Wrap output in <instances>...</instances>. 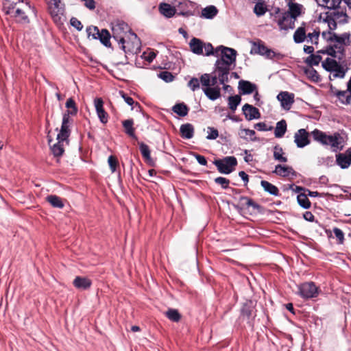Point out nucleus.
Instances as JSON below:
<instances>
[{
    "label": "nucleus",
    "mask_w": 351,
    "mask_h": 351,
    "mask_svg": "<svg viewBox=\"0 0 351 351\" xmlns=\"http://www.w3.org/2000/svg\"><path fill=\"white\" fill-rule=\"evenodd\" d=\"M34 11L29 1L24 3L23 0H4L3 11L18 24L25 25L30 23L27 14L28 10Z\"/></svg>",
    "instance_id": "obj_1"
},
{
    "label": "nucleus",
    "mask_w": 351,
    "mask_h": 351,
    "mask_svg": "<svg viewBox=\"0 0 351 351\" xmlns=\"http://www.w3.org/2000/svg\"><path fill=\"white\" fill-rule=\"evenodd\" d=\"M311 136L315 141L323 146L330 147L334 152H340L344 147V138L338 132L328 134L319 129H315L311 132Z\"/></svg>",
    "instance_id": "obj_2"
},
{
    "label": "nucleus",
    "mask_w": 351,
    "mask_h": 351,
    "mask_svg": "<svg viewBox=\"0 0 351 351\" xmlns=\"http://www.w3.org/2000/svg\"><path fill=\"white\" fill-rule=\"evenodd\" d=\"M130 41H126L122 36L114 35L112 38L121 45L120 48L125 53H137L141 50V40L133 32H130Z\"/></svg>",
    "instance_id": "obj_3"
},
{
    "label": "nucleus",
    "mask_w": 351,
    "mask_h": 351,
    "mask_svg": "<svg viewBox=\"0 0 351 351\" xmlns=\"http://www.w3.org/2000/svg\"><path fill=\"white\" fill-rule=\"evenodd\" d=\"M320 291L319 287L312 281L303 282L298 286V294L305 300L317 298Z\"/></svg>",
    "instance_id": "obj_4"
},
{
    "label": "nucleus",
    "mask_w": 351,
    "mask_h": 351,
    "mask_svg": "<svg viewBox=\"0 0 351 351\" xmlns=\"http://www.w3.org/2000/svg\"><path fill=\"white\" fill-rule=\"evenodd\" d=\"M218 171L223 174H230L237 165V160L234 156H226L223 159H217L213 161Z\"/></svg>",
    "instance_id": "obj_5"
},
{
    "label": "nucleus",
    "mask_w": 351,
    "mask_h": 351,
    "mask_svg": "<svg viewBox=\"0 0 351 351\" xmlns=\"http://www.w3.org/2000/svg\"><path fill=\"white\" fill-rule=\"evenodd\" d=\"M232 69L225 60L223 59H217L214 66V71L212 74H216L219 77V83L224 84L229 82L228 76Z\"/></svg>",
    "instance_id": "obj_6"
},
{
    "label": "nucleus",
    "mask_w": 351,
    "mask_h": 351,
    "mask_svg": "<svg viewBox=\"0 0 351 351\" xmlns=\"http://www.w3.org/2000/svg\"><path fill=\"white\" fill-rule=\"evenodd\" d=\"M254 308L253 302L252 300H247L243 304L240 310V319L245 321L250 327H253L256 317Z\"/></svg>",
    "instance_id": "obj_7"
},
{
    "label": "nucleus",
    "mask_w": 351,
    "mask_h": 351,
    "mask_svg": "<svg viewBox=\"0 0 351 351\" xmlns=\"http://www.w3.org/2000/svg\"><path fill=\"white\" fill-rule=\"evenodd\" d=\"M216 53H219V56H220L219 59L225 60L228 64H229V66H231L232 64H235L237 55V52L235 49L223 45H220L216 48Z\"/></svg>",
    "instance_id": "obj_8"
},
{
    "label": "nucleus",
    "mask_w": 351,
    "mask_h": 351,
    "mask_svg": "<svg viewBox=\"0 0 351 351\" xmlns=\"http://www.w3.org/2000/svg\"><path fill=\"white\" fill-rule=\"evenodd\" d=\"M177 14L185 17H189L195 14L194 4L191 1H183L180 2L177 6Z\"/></svg>",
    "instance_id": "obj_9"
},
{
    "label": "nucleus",
    "mask_w": 351,
    "mask_h": 351,
    "mask_svg": "<svg viewBox=\"0 0 351 351\" xmlns=\"http://www.w3.org/2000/svg\"><path fill=\"white\" fill-rule=\"evenodd\" d=\"M294 142L298 148H303L310 144L308 133L305 129L298 130L294 135Z\"/></svg>",
    "instance_id": "obj_10"
},
{
    "label": "nucleus",
    "mask_w": 351,
    "mask_h": 351,
    "mask_svg": "<svg viewBox=\"0 0 351 351\" xmlns=\"http://www.w3.org/2000/svg\"><path fill=\"white\" fill-rule=\"evenodd\" d=\"M94 105L99 121L106 124L108 121V114L104 108V101L101 97L94 99Z\"/></svg>",
    "instance_id": "obj_11"
},
{
    "label": "nucleus",
    "mask_w": 351,
    "mask_h": 351,
    "mask_svg": "<svg viewBox=\"0 0 351 351\" xmlns=\"http://www.w3.org/2000/svg\"><path fill=\"white\" fill-rule=\"evenodd\" d=\"M277 99L281 103V106L285 110H289L294 103V94L287 91L280 92Z\"/></svg>",
    "instance_id": "obj_12"
},
{
    "label": "nucleus",
    "mask_w": 351,
    "mask_h": 351,
    "mask_svg": "<svg viewBox=\"0 0 351 351\" xmlns=\"http://www.w3.org/2000/svg\"><path fill=\"white\" fill-rule=\"evenodd\" d=\"M242 110L245 119L248 121L258 119L261 117L258 109L250 104H245L243 105Z\"/></svg>",
    "instance_id": "obj_13"
},
{
    "label": "nucleus",
    "mask_w": 351,
    "mask_h": 351,
    "mask_svg": "<svg viewBox=\"0 0 351 351\" xmlns=\"http://www.w3.org/2000/svg\"><path fill=\"white\" fill-rule=\"evenodd\" d=\"M238 89L240 95H250L257 89V86L250 81L241 80L239 82Z\"/></svg>",
    "instance_id": "obj_14"
},
{
    "label": "nucleus",
    "mask_w": 351,
    "mask_h": 351,
    "mask_svg": "<svg viewBox=\"0 0 351 351\" xmlns=\"http://www.w3.org/2000/svg\"><path fill=\"white\" fill-rule=\"evenodd\" d=\"M274 173L281 177H288L291 176L293 178L297 176V172L290 166H282L277 165L273 171Z\"/></svg>",
    "instance_id": "obj_15"
},
{
    "label": "nucleus",
    "mask_w": 351,
    "mask_h": 351,
    "mask_svg": "<svg viewBox=\"0 0 351 351\" xmlns=\"http://www.w3.org/2000/svg\"><path fill=\"white\" fill-rule=\"evenodd\" d=\"M350 36L351 35L350 32H345L340 35H338L337 34L334 32L332 34V37H328L327 41L331 43L335 42L339 44L349 45Z\"/></svg>",
    "instance_id": "obj_16"
},
{
    "label": "nucleus",
    "mask_w": 351,
    "mask_h": 351,
    "mask_svg": "<svg viewBox=\"0 0 351 351\" xmlns=\"http://www.w3.org/2000/svg\"><path fill=\"white\" fill-rule=\"evenodd\" d=\"M73 286L81 290L88 289L92 285V281L87 277L76 276L73 281Z\"/></svg>",
    "instance_id": "obj_17"
},
{
    "label": "nucleus",
    "mask_w": 351,
    "mask_h": 351,
    "mask_svg": "<svg viewBox=\"0 0 351 351\" xmlns=\"http://www.w3.org/2000/svg\"><path fill=\"white\" fill-rule=\"evenodd\" d=\"M138 145L140 152L145 160V162L149 166L154 167L155 162L151 157V152L149 146L143 142L139 143Z\"/></svg>",
    "instance_id": "obj_18"
},
{
    "label": "nucleus",
    "mask_w": 351,
    "mask_h": 351,
    "mask_svg": "<svg viewBox=\"0 0 351 351\" xmlns=\"http://www.w3.org/2000/svg\"><path fill=\"white\" fill-rule=\"evenodd\" d=\"M122 125L124 129V132L130 138L137 141L138 137L135 134V128H134V120L128 119L122 121Z\"/></svg>",
    "instance_id": "obj_19"
},
{
    "label": "nucleus",
    "mask_w": 351,
    "mask_h": 351,
    "mask_svg": "<svg viewBox=\"0 0 351 351\" xmlns=\"http://www.w3.org/2000/svg\"><path fill=\"white\" fill-rule=\"evenodd\" d=\"M289 11L284 12L283 14H287L288 18L295 20L298 16L301 14V10L302 5L297 3H293L289 1L288 3Z\"/></svg>",
    "instance_id": "obj_20"
},
{
    "label": "nucleus",
    "mask_w": 351,
    "mask_h": 351,
    "mask_svg": "<svg viewBox=\"0 0 351 351\" xmlns=\"http://www.w3.org/2000/svg\"><path fill=\"white\" fill-rule=\"evenodd\" d=\"M278 25L280 29L288 30L295 28V20L288 18L287 14H282V17L278 21Z\"/></svg>",
    "instance_id": "obj_21"
},
{
    "label": "nucleus",
    "mask_w": 351,
    "mask_h": 351,
    "mask_svg": "<svg viewBox=\"0 0 351 351\" xmlns=\"http://www.w3.org/2000/svg\"><path fill=\"white\" fill-rule=\"evenodd\" d=\"M159 11L161 14L167 18H171L176 13V9L175 7L171 6L167 3H161L158 6Z\"/></svg>",
    "instance_id": "obj_22"
},
{
    "label": "nucleus",
    "mask_w": 351,
    "mask_h": 351,
    "mask_svg": "<svg viewBox=\"0 0 351 351\" xmlns=\"http://www.w3.org/2000/svg\"><path fill=\"white\" fill-rule=\"evenodd\" d=\"M205 95L210 100L215 101L221 97V88L218 86L203 88Z\"/></svg>",
    "instance_id": "obj_23"
},
{
    "label": "nucleus",
    "mask_w": 351,
    "mask_h": 351,
    "mask_svg": "<svg viewBox=\"0 0 351 351\" xmlns=\"http://www.w3.org/2000/svg\"><path fill=\"white\" fill-rule=\"evenodd\" d=\"M239 201L245 202V204L247 207H252L254 212L257 213H263V208L262 206L255 202L252 199L247 197V196H241L239 198Z\"/></svg>",
    "instance_id": "obj_24"
},
{
    "label": "nucleus",
    "mask_w": 351,
    "mask_h": 351,
    "mask_svg": "<svg viewBox=\"0 0 351 351\" xmlns=\"http://www.w3.org/2000/svg\"><path fill=\"white\" fill-rule=\"evenodd\" d=\"M180 132L183 138L191 139L194 135V127L189 123L182 124L180 128Z\"/></svg>",
    "instance_id": "obj_25"
},
{
    "label": "nucleus",
    "mask_w": 351,
    "mask_h": 351,
    "mask_svg": "<svg viewBox=\"0 0 351 351\" xmlns=\"http://www.w3.org/2000/svg\"><path fill=\"white\" fill-rule=\"evenodd\" d=\"M189 46L193 53L197 55L203 54L204 43L200 39L193 38L189 43Z\"/></svg>",
    "instance_id": "obj_26"
},
{
    "label": "nucleus",
    "mask_w": 351,
    "mask_h": 351,
    "mask_svg": "<svg viewBox=\"0 0 351 351\" xmlns=\"http://www.w3.org/2000/svg\"><path fill=\"white\" fill-rule=\"evenodd\" d=\"M302 25L303 26L297 28L293 34V40L297 44L303 43L306 38V30L304 27L305 23H303Z\"/></svg>",
    "instance_id": "obj_27"
},
{
    "label": "nucleus",
    "mask_w": 351,
    "mask_h": 351,
    "mask_svg": "<svg viewBox=\"0 0 351 351\" xmlns=\"http://www.w3.org/2000/svg\"><path fill=\"white\" fill-rule=\"evenodd\" d=\"M337 164L341 169H347L351 165V160L348 158L347 154L339 153L336 155Z\"/></svg>",
    "instance_id": "obj_28"
},
{
    "label": "nucleus",
    "mask_w": 351,
    "mask_h": 351,
    "mask_svg": "<svg viewBox=\"0 0 351 351\" xmlns=\"http://www.w3.org/2000/svg\"><path fill=\"white\" fill-rule=\"evenodd\" d=\"M287 122L285 119H282L276 123L274 130V135L276 138H282L287 131Z\"/></svg>",
    "instance_id": "obj_29"
},
{
    "label": "nucleus",
    "mask_w": 351,
    "mask_h": 351,
    "mask_svg": "<svg viewBox=\"0 0 351 351\" xmlns=\"http://www.w3.org/2000/svg\"><path fill=\"white\" fill-rule=\"evenodd\" d=\"M65 140H58L56 143L51 146L50 149L54 157L60 158L63 155L64 152L63 142Z\"/></svg>",
    "instance_id": "obj_30"
},
{
    "label": "nucleus",
    "mask_w": 351,
    "mask_h": 351,
    "mask_svg": "<svg viewBox=\"0 0 351 351\" xmlns=\"http://www.w3.org/2000/svg\"><path fill=\"white\" fill-rule=\"evenodd\" d=\"M110 34L109 32L106 29H102L99 33V36H97V40H99L101 43H102L105 47H110L111 46V43L110 41Z\"/></svg>",
    "instance_id": "obj_31"
},
{
    "label": "nucleus",
    "mask_w": 351,
    "mask_h": 351,
    "mask_svg": "<svg viewBox=\"0 0 351 351\" xmlns=\"http://www.w3.org/2000/svg\"><path fill=\"white\" fill-rule=\"evenodd\" d=\"M261 185L264 189V190L270 195L274 196H278L280 195L279 189H278V187L272 184L271 183L269 182L268 181L261 180Z\"/></svg>",
    "instance_id": "obj_32"
},
{
    "label": "nucleus",
    "mask_w": 351,
    "mask_h": 351,
    "mask_svg": "<svg viewBox=\"0 0 351 351\" xmlns=\"http://www.w3.org/2000/svg\"><path fill=\"white\" fill-rule=\"evenodd\" d=\"M172 110L180 117H185L188 114L189 108L184 103H178L172 107Z\"/></svg>",
    "instance_id": "obj_33"
},
{
    "label": "nucleus",
    "mask_w": 351,
    "mask_h": 351,
    "mask_svg": "<svg viewBox=\"0 0 351 351\" xmlns=\"http://www.w3.org/2000/svg\"><path fill=\"white\" fill-rule=\"evenodd\" d=\"M342 0H319V5L329 10H335L339 8Z\"/></svg>",
    "instance_id": "obj_34"
},
{
    "label": "nucleus",
    "mask_w": 351,
    "mask_h": 351,
    "mask_svg": "<svg viewBox=\"0 0 351 351\" xmlns=\"http://www.w3.org/2000/svg\"><path fill=\"white\" fill-rule=\"evenodd\" d=\"M46 199L53 208H62L64 206L62 198L56 195H48Z\"/></svg>",
    "instance_id": "obj_35"
},
{
    "label": "nucleus",
    "mask_w": 351,
    "mask_h": 351,
    "mask_svg": "<svg viewBox=\"0 0 351 351\" xmlns=\"http://www.w3.org/2000/svg\"><path fill=\"white\" fill-rule=\"evenodd\" d=\"M285 152L283 149L276 145L274 147V158L280 162H287L288 159L286 156H284Z\"/></svg>",
    "instance_id": "obj_36"
},
{
    "label": "nucleus",
    "mask_w": 351,
    "mask_h": 351,
    "mask_svg": "<svg viewBox=\"0 0 351 351\" xmlns=\"http://www.w3.org/2000/svg\"><path fill=\"white\" fill-rule=\"evenodd\" d=\"M218 13V10L215 5H208L204 8L202 11V15L205 19H211L214 18Z\"/></svg>",
    "instance_id": "obj_37"
},
{
    "label": "nucleus",
    "mask_w": 351,
    "mask_h": 351,
    "mask_svg": "<svg viewBox=\"0 0 351 351\" xmlns=\"http://www.w3.org/2000/svg\"><path fill=\"white\" fill-rule=\"evenodd\" d=\"M304 73L309 80L314 82L321 81L320 75L318 72L313 67H309L304 69Z\"/></svg>",
    "instance_id": "obj_38"
},
{
    "label": "nucleus",
    "mask_w": 351,
    "mask_h": 351,
    "mask_svg": "<svg viewBox=\"0 0 351 351\" xmlns=\"http://www.w3.org/2000/svg\"><path fill=\"white\" fill-rule=\"evenodd\" d=\"M298 204L304 209H308L311 207V202L308 198L307 194L300 193L297 196Z\"/></svg>",
    "instance_id": "obj_39"
},
{
    "label": "nucleus",
    "mask_w": 351,
    "mask_h": 351,
    "mask_svg": "<svg viewBox=\"0 0 351 351\" xmlns=\"http://www.w3.org/2000/svg\"><path fill=\"white\" fill-rule=\"evenodd\" d=\"M70 125L62 123L60 132L57 135V140H68L70 134Z\"/></svg>",
    "instance_id": "obj_40"
},
{
    "label": "nucleus",
    "mask_w": 351,
    "mask_h": 351,
    "mask_svg": "<svg viewBox=\"0 0 351 351\" xmlns=\"http://www.w3.org/2000/svg\"><path fill=\"white\" fill-rule=\"evenodd\" d=\"M322 60V57L318 53L311 54L305 59L304 62L310 67H313L319 65Z\"/></svg>",
    "instance_id": "obj_41"
},
{
    "label": "nucleus",
    "mask_w": 351,
    "mask_h": 351,
    "mask_svg": "<svg viewBox=\"0 0 351 351\" xmlns=\"http://www.w3.org/2000/svg\"><path fill=\"white\" fill-rule=\"evenodd\" d=\"M119 94L121 96V97L124 99L125 103H127L129 106H132L134 105V107L132 108V109H136V110H141V106L139 103L134 102V99L128 96L126 93H125L123 90L119 91Z\"/></svg>",
    "instance_id": "obj_42"
},
{
    "label": "nucleus",
    "mask_w": 351,
    "mask_h": 351,
    "mask_svg": "<svg viewBox=\"0 0 351 351\" xmlns=\"http://www.w3.org/2000/svg\"><path fill=\"white\" fill-rule=\"evenodd\" d=\"M228 107L229 108L234 112L237 108V106L240 104L241 101V97L239 95H236L234 96H230L228 98Z\"/></svg>",
    "instance_id": "obj_43"
},
{
    "label": "nucleus",
    "mask_w": 351,
    "mask_h": 351,
    "mask_svg": "<svg viewBox=\"0 0 351 351\" xmlns=\"http://www.w3.org/2000/svg\"><path fill=\"white\" fill-rule=\"evenodd\" d=\"M338 62L333 58H327L322 62V67L328 72H332L338 65Z\"/></svg>",
    "instance_id": "obj_44"
},
{
    "label": "nucleus",
    "mask_w": 351,
    "mask_h": 351,
    "mask_svg": "<svg viewBox=\"0 0 351 351\" xmlns=\"http://www.w3.org/2000/svg\"><path fill=\"white\" fill-rule=\"evenodd\" d=\"M65 106L68 108L66 112L71 114V116H75L77 114L78 109L75 100L72 97H70L66 100Z\"/></svg>",
    "instance_id": "obj_45"
},
{
    "label": "nucleus",
    "mask_w": 351,
    "mask_h": 351,
    "mask_svg": "<svg viewBox=\"0 0 351 351\" xmlns=\"http://www.w3.org/2000/svg\"><path fill=\"white\" fill-rule=\"evenodd\" d=\"M267 11V8L264 1L257 2L254 8V12L258 16H263Z\"/></svg>",
    "instance_id": "obj_46"
},
{
    "label": "nucleus",
    "mask_w": 351,
    "mask_h": 351,
    "mask_svg": "<svg viewBox=\"0 0 351 351\" xmlns=\"http://www.w3.org/2000/svg\"><path fill=\"white\" fill-rule=\"evenodd\" d=\"M165 315L169 320L174 322H178L181 319V315L177 309L169 308L166 311Z\"/></svg>",
    "instance_id": "obj_47"
},
{
    "label": "nucleus",
    "mask_w": 351,
    "mask_h": 351,
    "mask_svg": "<svg viewBox=\"0 0 351 351\" xmlns=\"http://www.w3.org/2000/svg\"><path fill=\"white\" fill-rule=\"evenodd\" d=\"M331 46L332 47L333 49L335 50L337 52V58L339 60H342L346 55L345 46L346 45L335 43L334 45H331Z\"/></svg>",
    "instance_id": "obj_48"
},
{
    "label": "nucleus",
    "mask_w": 351,
    "mask_h": 351,
    "mask_svg": "<svg viewBox=\"0 0 351 351\" xmlns=\"http://www.w3.org/2000/svg\"><path fill=\"white\" fill-rule=\"evenodd\" d=\"M335 95L343 104L348 105L350 104L351 95H348L347 91L338 90Z\"/></svg>",
    "instance_id": "obj_49"
},
{
    "label": "nucleus",
    "mask_w": 351,
    "mask_h": 351,
    "mask_svg": "<svg viewBox=\"0 0 351 351\" xmlns=\"http://www.w3.org/2000/svg\"><path fill=\"white\" fill-rule=\"evenodd\" d=\"M100 30L97 26L90 25L87 27L86 33L88 38L97 40V36H99Z\"/></svg>",
    "instance_id": "obj_50"
},
{
    "label": "nucleus",
    "mask_w": 351,
    "mask_h": 351,
    "mask_svg": "<svg viewBox=\"0 0 351 351\" xmlns=\"http://www.w3.org/2000/svg\"><path fill=\"white\" fill-rule=\"evenodd\" d=\"M119 30H121L123 32H125V34H126V31L128 30L129 33L131 32V30L130 29L127 23H125V22L123 21H121V22H119L116 25L115 27H114L112 28V32H113V36L114 35H117L116 34V32L117 31H119Z\"/></svg>",
    "instance_id": "obj_51"
},
{
    "label": "nucleus",
    "mask_w": 351,
    "mask_h": 351,
    "mask_svg": "<svg viewBox=\"0 0 351 351\" xmlns=\"http://www.w3.org/2000/svg\"><path fill=\"white\" fill-rule=\"evenodd\" d=\"M317 53L320 54H327L332 58H336L337 57V52L333 49L332 47L330 45H328L326 49H320L317 51Z\"/></svg>",
    "instance_id": "obj_52"
},
{
    "label": "nucleus",
    "mask_w": 351,
    "mask_h": 351,
    "mask_svg": "<svg viewBox=\"0 0 351 351\" xmlns=\"http://www.w3.org/2000/svg\"><path fill=\"white\" fill-rule=\"evenodd\" d=\"M158 76L159 78L162 79L165 82H171L175 78L171 72L167 71H163L160 72L158 74Z\"/></svg>",
    "instance_id": "obj_53"
},
{
    "label": "nucleus",
    "mask_w": 351,
    "mask_h": 351,
    "mask_svg": "<svg viewBox=\"0 0 351 351\" xmlns=\"http://www.w3.org/2000/svg\"><path fill=\"white\" fill-rule=\"evenodd\" d=\"M332 72L333 73V77L343 78L346 75V70H345L341 64H338L337 66H336L335 69L332 70Z\"/></svg>",
    "instance_id": "obj_54"
},
{
    "label": "nucleus",
    "mask_w": 351,
    "mask_h": 351,
    "mask_svg": "<svg viewBox=\"0 0 351 351\" xmlns=\"http://www.w3.org/2000/svg\"><path fill=\"white\" fill-rule=\"evenodd\" d=\"M203 49H204V50H205V56H209L211 55L217 56V57L219 56V53H216V49H214L212 44H210L209 43H204Z\"/></svg>",
    "instance_id": "obj_55"
},
{
    "label": "nucleus",
    "mask_w": 351,
    "mask_h": 351,
    "mask_svg": "<svg viewBox=\"0 0 351 351\" xmlns=\"http://www.w3.org/2000/svg\"><path fill=\"white\" fill-rule=\"evenodd\" d=\"M271 49H269L267 47H266L263 43H258L257 45V51L256 52L259 53L260 55L265 56L266 58L269 56V53L271 54L270 51Z\"/></svg>",
    "instance_id": "obj_56"
},
{
    "label": "nucleus",
    "mask_w": 351,
    "mask_h": 351,
    "mask_svg": "<svg viewBox=\"0 0 351 351\" xmlns=\"http://www.w3.org/2000/svg\"><path fill=\"white\" fill-rule=\"evenodd\" d=\"M320 34V31L319 29H314L313 32L308 33L306 36L307 38L311 41L312 43L315 45L318 44L319 37Z\"/></svg>",
    "instance_id": "obj_57"
},
{
    "label": "nucleus",
    "mask_w": 351,
    "mask_h": 351,
    "mask_svg": "<svg viewBox=\"0 0 351 351\" xmlns=\"http://www.w3.org/2000/svg\"><path fill=\"white\" fill-rule=\"evenodd\" d=\"M206 139L208 140H215L219 136L218 130L213 127H208Z\"/></svg>",
    "instance_id": "obj_58"
},
{
    "label": "nucleus",
    "mask_w": 351,
    "mask_h": 351,
    "mask_svg": "<svg viewBox=\"0 0 351 351\" xmlns=\"http://www.w3.org/2000/svg\"><path fill=\"white\" fill-rule=\"evenodd\" d=\"M215 182L217 184L221 185L223 189H227L229 188L230 180L223 177H217L215 179Z\"/></svg>",
    "instance_id": "obj_59"
},
{
    "label": "nucleus",
    "mask_w": 351,
    "mask_h": 351,
    "mask_svg": "<svg viewBox=\"0 0 351 351\" xmlns=\"http://www.w3.org/2000/svg\"><path fill=\"white\" fill-rule=\"evenodd\" d=\"M187 86L192 91H195L199 88V80L197 77H192L188 82Z\"/></svg>",
    "instance_id": "obj_60"
},
{
    "label": "nucleus",
    "mask_w": 351,
    "mask_h": 351,
    "mask_svg": "<svg viewBox=\"0 0 351 351\" xmlns=\"http://www.w3.org/2000/svg\"><path fill=\"white\" fill-rule=\"evenodd\" d=\"M202 84L203 86L210 87V74L204 73L201 75L199 83Z\"/></svg>",
    "instance_id": "obj_61"
},
{
    "label": "nucleus",
    "mask_w": 351,
    "mask_h": 351,
    "mask_svg": "<svg viewBox=\"0 0 351 351\" xmlns=\"http://www.w3.org/2000/svg\"><path fill=\"white\" fill-rule=\"evenodd\" d=\"M108 162L110 167V169L112 173L116 171L117 167L118 165V160L116 157L113 156H110L108 157Z\"/></svg>",
    "instance_id": "obj_62"
},
{
    "label": "nucleus",
    "mask_w": 351,
    "mask_h": 351,
    "mask_svg": "<svg viewBox=\"0 0 351 351\" xmlns=\"http://www.w3.org/2000/svg\"><path fill=\"white\" fill-rule=\"evenodd\" d=\"M333 232L336 238L338 239L339 243L342 244L344 241V233L343 231L339 228L335 227L333 228Z\"/></svg>",
    "instance_id": "obj_63"
},
{
    "label": "nucleus",
    "mask_w": 351,
    "mask_h": 351,
    "mask_svg": "<svg viewBox=\"0 0 351 351\" xmlns=\"http://www.w3.org/2000/svg\"><path fill=\"white\" fill-rule=\"evenodd\" d=\"M254 128L259 131H271L273 127L267 126L265 122H259L254 125Z\"/></svg>",
    "instance_id": "obj_64"
}]
</instances>
